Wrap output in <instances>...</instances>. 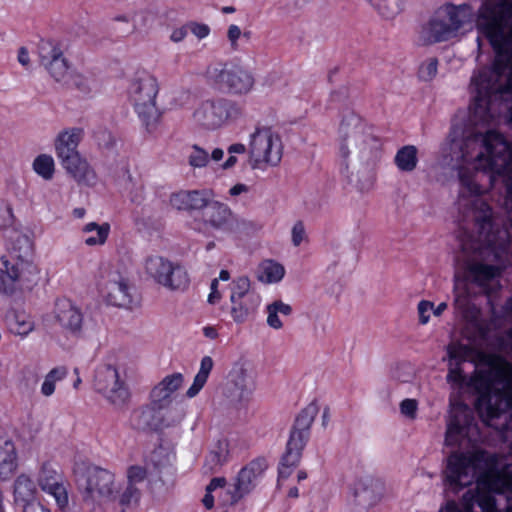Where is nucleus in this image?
<instances>
[{
  "mask_svg": "<svg viewBox=\"0 0 512 512\" xmlns=\"http://www.w3.org/2000/svg\"><path fill=\"white\" fill-rule=\"evenodd\" d=\"M478 438L479 430L473 411L461 402L451 403L445 444L467 451L457 450L449 455L446 480L455 492L475 481L476 486L463 495L460 504L448 502L442 512H499V499L494 494L505 499V512H512V481L502 476H492L496 458L475 447ZM508 476L512 477V468L508 471Z\"/></svg>",
  "mask_w": 512,
  "mask_h": 512,
  "instance_id": "1",
  "label": "nucleus"
},
{
  "mask_svg": "<svg viewBox=\"0 0 512 512\" xmlns=\"http://www.w3.org/2000/svg\"><path fill=\"white\" fill-rule=\"evenodd\" d=\"M337 143L340 173L361 190L369 189L382 154L380 138L360 116L349 113L340 123Z\"/></svg>",
  "mask_w": 512,
  "mask_h": 512,
  "instance_id": "2",
  "label": "nucleus"
},
{
  "mask_svg": "<svg viewBox=\"0 0 512 512\" xmlns=\"http://www.w3.org/2000/svg\"><path fill=\"white\" fill-rule=\"evenodd\" d=\"M493 372L498 377L495 387L502 390V394L482 396L478 402V413L486 425L501 432L512 454V429L509 428L512 422L511 373L505 367L496 368Z\"/></svg>",
  "mask_w": 512,
  "mask_h": 512,
  "instance_id": "3",
  "label": "nucleus"
},
{
  "mask_svg": "<svg viewBox=\"0 0 512 512\" xmlns=\"http://www.w3.org/2000/svg\"><path fill=\"white\" fill-rule=\"evenodd\" d=\"M474 10L469 4L446 3L439 7L419 32L423 45L446 42L459 36L471 26Z\"/></svg>",
  "mask_w": 512,
  "mask_h": 512,
  "instance_id": "4",
  "label": "nucleus"
},
{
  "mask_svg": "<svg viewBox=\"0 0 512 512\" xmlns=\"http://www.w3.org/2000/svg\"><path fill=\"white\" fill-rule=\"evenodd\" d=\"M483 365L476 369V373L473 377L467 380L466 376L462 373L459 365H454V363H449V372L447 374V382L455 385L459 388H463L464 386L473 388L478 393V398L476 400V409L478 410V402L482 396H490V395H501L502 390L496 389V381H498V377L494 375V369L496 368H508L511 373V386H512V366L502 360L499 357L487 354H480Z\"/></svg>",
  "mask_w": 512,
  "mask_h": 512,
  "instance_id": "5",
  "label": "nucleus"
},
{
  "mask_svg": "<svg viewBox=\"0 0 512 512\" xmlns=\"http://www.w3.org/2000/svg\"><path fill=\"white\" fill-rule=\"evenodd\" d=\"M158 90L157 79L147 71L136 72L129 86V99L148 131L156 128L161 117L156 106Z\"/></svg>",
  "mask_w": 512,
  "mask_h": 512,
  "instance_id": "6",
  "label": "nucleus"
},
{
  "mask_svg": "<svg viewBox=\"0 0 512 512\" xmlns=\"http://www.w3.org/2000/svg\"><path fill=\"white\" fill-rule=\"evenodd\" d=\"M209 84L231 95L249 93L255 83L253 74L245 67L233 62H218L206 69Z\"/></svg>",
  "mask_w": 512,
  "mask_h": 512,
  "instance_id": "7",
  "label": "nucleus"
},
{
  "mask_svg": "<svg viewBox=\"0 0 512 512\" xmlns=\"http://www.w3.org/2000/svg\"><path fill=\"white\" fill-rule=\"evenodd\" d=\"M282 142L269 127H257L250 135L248 163L253 170L277 166L282 158Z\"/></svg>",
  "mask_w": 512,
  "mask_h": 512,
  "instance_id": "8",
  "label": "nucleus"
},
{
  "mask_svg": "<svg viewBox=\"0 0 512 512\" xmlns=\"http://www.w3.org/2000/svg\"><path fill=\"white\" fill-rule=\"evenodd\" d=\"M256 387V373L252 363L245 359L237 360L227 375L222 388L225 399L236 407H244Z\"/></svg>",
  "mask_w": 512,
  "mask_h": 512,
  "instance_id": "9",
  "label": "nucleus"
},
{
  "mask_svg": "<svg viewBox=\"0 0 512 512\" xmlns=\"http://www.w3.org/2000/svg\"><path fill=\"white\" fill-rule=\"evenodd\" d=\"M83 501L95 508L110 504L116 492L115 475L100 467L90 468L86 471L82 483Z\"/></svg>",
  "mask_w": 512,
  "mask_h": 512,
  "instance_id": "10",
  "label": "nucleus"
},
{
  "mask_svg": "<svg viewBox=\"0 0 512 512\" xmlns=\"http://www.w3.org/2000/svg\"><path fill=\"white\" fill-rule=\"evenodd\" d=\"M241 106L230 99L218 97L203 101L193 113L194 120L207 129L219 128L242 116Z\"/></svg>",
  "mask_w": 512,
  "mask_h": 512,
  "instance_id": "11",
  "label": "nucleus"
},
{
  "mask_svg": "<svg viewBox=\"0 0 512 512\" xmlns=\"http://www.w3.org/2000/svg\"><path fill=\"white\" fill-rule=\"evenodd\" d=\"M145 272L155 283L170 291H184L189 286L187 271L161 256H150L145 261Z\"/></svg>",
  "mask_w": 512,
  "mask_h": 512,
  "instance_id": "12",
  "label": "nucleus"
},
{
  "mask_svg": "<svg viewBox=\"0 0 512 512\" xmlns=\"http://www.w3.org/2000/svg\"><path fill=\"white\" fill-rule=\"evenodd\" d=\"M38 56L41 66L55 82L67 84L71 77L70 64L64 56L59 42L43 39L38 44Z\"/></svg>",
  "mask_w": 512,
  "mask_h": 512,
  "instance_id": "13",
  "label": "nucleus"
},
{
  "mask_svg": "<svg viewBox=\"0 0 512 512\" xmlns=\"http://www.w3.org/2000/svg\"><path fill=\"white\" fill-rule=\"evenodd\" d=\"M95 388L112 405L121 407L129 399V391L121 380L118 369L110 364H105L96 370Z\"/></svg>",
  "mask_w": 512,
  "mask_h": 512,
  "instance_id": "14",
  "label": "nucleus"
},
{
  "mask_svg": "<svg viewBox=\"0 0 512 512\" xmlns=\"http://www.w3.org/2000/svg\"><path fill=\"white\" fill-rule=\"evenodd\" d=\"M53 317L63 333L73 339H81L88 335V327L81 309L68 299L55 302Z\"/></svg>",
  "mask_w": 512,
  "mask_h": 512,
  "instance_id": "15",
  "label": "nucleus"
},
{
  "mask_svg": "<svg viewBox=\"0 0 512 512\" xmlns=\"http://www.w3.org/2000/svg\"><path fill=\"white\" fill-rule=\"evenodd\" d=\"M454 306L466 322L465 335L473 341L485 339L488 335V324L481 318L480 310L469 303L467 295L458 291V284L455 285Z\"/></svg>",
  "mask_w": 512,
  "mask_h": 512,
  "instance_id": "16",
  "label": "nucleus"
},
{
  "mask_svg": "<svg viewBox=\"0 0 512 512\" xmlns=\"http://www.w3.org/2000/svg\"><path fill=\"white\" fill-rule=\"evenodd\" d=\"M266 468L267 464L264 459H255L243 467L239 471L232 489L228 491L230 495L229 504L234 505L249 494L255 488Z\"/></svg>",
  "mask_w": 512,
  "mask_h": 512,
  "instance_id": "17",
  "label": "nucleus"
},
{
  "mask_svg": "<svg viewBox=\"0 0 512 512\" xmlns=\"http://www.w3.org/2000/svg\"><path fill=\"white\" fill-rule=\"evenodd\" d=\"M318 414V406L314 403L306 406L297 416L295 424L290 434L288 446L296 451L290 454L288 458L295 461L297 459L298 450H303L310 434V427Z\"/></svg>",
  "mask_w": 512,
  "mask_h": 512,
  "instance_id": "18",
  "label": "nucleus"
},
{
  "mask_svg": "<svg viewBox=\"0 0 512 512\" xmlns=\"http://www.w3.org/2000/svg\"><path fill=\"white\" fill-rule=\"evenodd\" d=\"M37 482L43 491L54 497L59 507H64L68 503L67 491L55 463L49 460L42 462Z\"/></svg>",
  "mask_w": 512,
  "mask_h": 512,
  "instance_id": "19",
  "label": "nucleus"
},
{
  "mask_svg": "<svg viewBox=\"0 0 512 512\" xmlns=\"http://www.w3.org/2000/svg\"><path fill=\"white\" fill-rule=\"evenodd\" d=\"M107 300L111 305L131 308L135 303L134 288L128 279L114 271L109 274L105 284Z\"/></svg>",
  "mask_w": 512,
  "mask_h": 512,
  "instance_id": "20",
  "label": "nucleus"
},
{
  "mask_svg": "<svg viewBox=\"0 0 512 512\" xmlns=\"http://www.w3.org/2000/svg\"><path fill=\"white\" fill-rule=\"evenodd\" d=\"M184 376L182 373H173L165 376L150 392V401L154 407L167 408L173 395L182 387Z\"/></svg>",
  "mask_w": 512,
  "mask_h": 512,
  "instance_id": "21",
  "label": "nucleus"
},
{
  "mask_svg": "<svg viewBox=\"0 0 512 512\" xmlns=\"http://www.w3.org/2000/svg\"><path fill=\"white\" fill-rule=\"evenodd\" d=\"M2 264L11 281L34 284L38 281L40 269L35 260L1 258Z\"/></svg>",
  "mask_w": 512,
  "mask_h": 512,
  "instance_id": "22",
  "label": "nucleus"
},
{
  "mask_svg": "<svg viewBox=\"0 0 512 512\" xmlns=\"http://www.w3.org/2000/svg\"><path fill=\"white\" fill-rule=\"evenodd\" d=\"M384 492V483L371 475L359 478L355 485L358 503L367 508L377 505L382 500Z\"/></svg>",
  "mask_w": 512,
  "mask_h": 512,
  "instance_id": "23",
  "label": "nucleus"
},
{
  "mask_svg": "<svg viewBox=\"0 0 512 512\" xmlns=\"http://www.w3.org/2000/svg\"><path fill=\"white\" fill-rule=\"evenodd\" d=\"M212 196L208 198V204L204 208L203 220L206 225L213 229L230 231L232 230L234 215L230 208L218 201H213Z\"/></svg>",
  "mask_w": 512,
  "mask_h": 512,
  "instance_id": "24",
  "label": "nucleus"
},
{
  "mask_svg": "<svg viewBox=\"0 0 512 512\" xmlns=\"http://www.w3.org/2000/svg\"><path fill=\"white\" fill-rule=\"evenodd\" d=\"M62 167L77 182L91 184L95 180V174L89 164L83 159L80 153H72L58 156Z\"/></svg>",
  "mask_w": 512,
  "mask_h": 512,
  "instance_id": "25",
  "label": "nucleus"
},
{
  "mask_svg": "<svg viewBox=\"0 0 512 512\" xmlns=\"http://www.w3.org/2000/svg\"><path fill=\"white\" fill-rule=\"evenodd\" d=\"M212 193L208 190L179 191L170 197V204L180 211L201 210L208 204Z\"/></svg>",
  "mask_w": 512,
  "mask_h": 512,
  "instance_id": "26",
  "label": "nucleus"
},
{
  "mask_svg": "<svg viewBox=\"0 0 512 512\" xmlns=\"http://www.w3.org/2000/svg\"><path fill=\"white\" fill-rule=\"evenodd\" d=\"M84 131L82 128L73 127L61 131L55 139L57 157L72 153H78V145L82 140Z\"/></svg>",
  "mask_w": 512,
  "mask_h": 512,
  "instance_id": "27",
  "label": "nucleus"
},
{
  "mask_svg": "<svg viewBox=\"0 0 512 512\" xmlns=\"http://www.w3.org/2000/svg\"><path fill=\"white\" fill-rule=\"evenodd\" d=\"M230 302V315L232 319L236 323H243L257 310L260 304V296H246L237 299L230 297Z\"/></svg>",
  "mask_w": 512,
  "mask_h": 512,
  "instance_id": "28",
  "label": "nucleus"
},
{
  "mask_svg": "<svg viewBox=\"0 0 512 512\" xmlns=\"http://www.w3.org/2000/svg\"><path fill=\"white\" fill-rule=\"evenodd\" d=\"M8 259L35 260V243L27 233L17 232L12 237Z\"/></svg>",
  "mask_w": 512,
  "mask_h": 512,
  "instance_id": "29",
  "label": "nucleus"
},
{
  "mask_svg": "<svg viewBox=\"0 0 512 512\" xmlns=\"http://www.w3.org/2000/svg\"><path fill=\"white\" fill-rule=\"evenodd\" d=\"M142 493L138 487L126 484L120 487L116 484V492L111 503L120 507V512H129L134 510L140 502Z\"/></svg>",
  "mask_w": 512,
  "mask_h": 512,
  "instance_id": "30",
  "label": "nucleus"
},
{
  "mask_svg": "<svg viewBox=\"0 0 512 512\" xmlns=\"http://www.w3.org/2000/svg\"><path fill=\"white\" fill-rule=\"evenodd\" d=\"M5 319L10 331L19 336H27L35 327L32 317L25 311L11 309Z\"/></svg>",
  "mask_w": 512,
  "mask_h": 512,
  "instance_id": "31",
  "label": "nucleus"
},
{
  "mask_svg": "<svg viewBox=\"0 0 512 512\" xmlns=\"http://www.w3.org/2000/svg\"><path fill=\"white\" fill-rule=\"evenodd\" d=\"M229 443L226 439L218 440L206 457L204 468L207 472L216 473L229 459Z\"/></svg>",
  "mask_w": 512,
  "mask_h": 512,
  "instance_id": "32",
  "label": "nucleus"
},
{
  "mask_svg": "<svg viewBox=\"0 0 512 512\" xmlns=\"http://www.w3.org/2000/svg\"><path fill=\"white\" fill-rule=\"evenodd\" d=\"M164 408L154 407L150 402L149 406L143 407L133 414V423L139 430H159L158 412Z\"/></svg>",
  "mask_w": 512,
  "mask_h": 512,
  "instance_id": "33",
  "label": "nucleus"
},
{
  "mask_svg": "<svg viewBox=\"0 0 512 512\" xmlns=\"http://www.w3.org/2000/svg\"><path fill=\"white\" fill-rule=\"evenodd\" d=\"M16 469V451L12 441L0 439V477L9 478Z\"/></svg>",
  "mask_w": 512,
  "mask_h": 512,
  "instance_id": "34",
  "label": "nucleus"
},
{
  "mask_svg": "<svg viewBox=\"0 0 512 512\" xmlns=\"http://www.w3.org/2000/svg\"><path fill=\"white\" fill-rule=\"evenodd\" d=\"M224 156V151L221 148H215L211 152V156H209L208 151L203 149L197 144L191 146L189 154L187 156L188 164L196 169V168H204L206 167L210 160L220 161Z\"/></svg>",
  "mask_w": 512,
  "mask_h": 512,
  "instance_id": "35",
  "label": "nucleus"
},
{
  "mask_svg": "<svg viewBox=\"0 0 512 512\" xmlns=\"http://www.w3.org/2000/svg\"><path fill=\"white\" fill-rule=\"evenodd\" d=\"M394 163L401 172L410 173L414 171L418 164L417 148L414 145L403 146L397 151Z\"/></svg>",
  "mask_w": 512,
  "mask_h": 512,
  "instance_id": "36",
  "label": "nucleus"
},
{
  "mask_svg": "<svg viewBox=\"0 0 512 512\" xmlns=\"http://www.w3.org/2000/svg\"><path fill=\"white\" fill-rule=\"evenodd\" d=\"M214 362L210 356H204L200 362V368L196 376L194 377L193 384L189 387L186 395L189 398L196 396L200 390L204 387L209 377L211 370L213 369Z\"/></svg>",
  "mask_w": 512,
  "mask_h": 512,
  "instance_id": "37",
  "label": "nucleus"
},
{
  "mask_svg": "<svg viewBox=\"0 0 512 512\" xmlns=\"http://www.w3.org/2000/svg\"><path fill=\"white\" fill-rule=\"evenodd\" d=\"M83 233L88 234L85 238V244L88 246L103 245L108 237L110 226L108 223L99 225L95 222L86 224L82 228Z\"/></svg>",
  "mask_w": 512,
  "mask_h": 512,
  "instance_id": "38",
  "label": "nucleus"
},
{
  "mask_svg": "<svg viewBox=\"0 0 512 512\" xmlns=\"http://www.w3.org/2000/svg\"><path fill=\"white\" fill-rule=\"evenodd\" d=\"M266 312L268 326L278 330L283 327L279 314L289 316L292 313V307L281 300H276L266 307Z\"/></svg>",
  "mask_w": 512,
  "mask_h": 512,
  "instance_id": "39",
  "label": "nucleus"
},
{
  "mask_svg": "<svg viewBox=\"0 0 512 512\" xmlns=\"http://www.w3.org/2000/svg\"><path fill=\"white\" fill-rule=\"evenodd\" d=\"M36 492L33 481L25 475L17 477L14 483V497L16 502H34L33 498Z\"/></svg>",
  "mask_w": 512,
  "mask_h": 512,
  "instance_id": "40",
  "label": "nucleus"
},
{
  "mask_svg": "<svg viewBox=\"0 0 512 512\" xmlns=\"http://www.w3.org/2000/svg\"><path fill=\"white\" fill-rule=\"evenodd\" d=\"M285 274L284 267L275 261H264L259 267L258 279L264 283L279 282Z\"/></svg>",
  "mask_w": 512,
  "mask_h": 512,
  "instance_id": "41",
  "label": "nucleus"
},
{
  "mask_svg": "<svg viewBox=\"0 0 512 512\" xmlns=\"http://www.w3.org/2000/svg\"><path fill=\"white\" fill-rule=\"evenodd\" d=\"M377 11L387 19H392L400 14L406 0H368Z\"/></svg>",
  "mask_w": 512,
  "mask_h": 512,
  "instance_id": "42",
  "label": "nucleus"
},
{
  "mask_svg": "<svg viewBox=\"0 0 512 512\" xmlns=\"http://www.w3.org/2000/svg\"><path fill=\"white\" fill-rule=\"evenodd\" d=\"M185 417V411L182 407L175 406L170 407V405L158 412L159 418V429L172 427L181 423V421Z\"/></svg>",
  "mask_w": 512,
  "mask_h": 512,
  "instance_id": "43",
  "label": "nucleus"
},
{
  "mask_svg": "<svg viewBox=\"0 0 512 512\" xmlns=\"http://www.w3.org/2000/svg\"><path fill=\"white\" fill-rule=\"evenodd\" d=\"M68 374L65 366H58L50 370L41 385V393L45 397L51 396L55 392L56 383L64 379Z\"/></svg>",
  "mask_w": 512,
  "mask_h": 512,
  "instance_id": "44",
  "label": "nucleus"
},
{
  "mask_svg": "<svg viewBox=\"0 0 512 512\" xmlns=\"http://www.w3.org/2000/svg\"><path fill=\"white\" fill-rule=\"evenodd\" d=\"M54 160L50 155L42 154L33 162L34 171L45 180H50L54 174Z\"/></svg>",
  "mask_w": 512,
  "mask_h": 512,
  "instance_id": "45",
  "label": "nucleus"
},
{
  "mask_svg": "<svg viewBox=\"0 0 512 512\" xmlns=\"http://www.w3.org/2000/svg\"><path fill=\"white\" fill-rule=\"evenodd\" d=\"M449 363L460 365L461 362L467 361L471 358L472 349L466 345L452 343L447 348Z\"/></svg>",
  "mask_w": 512,
  "mask_h": 512,
  "instance_id": "46",
  "label": "nucleus"
},
{
  "mask_svg": "<svg viewBox=\"0 0 512 512\" xmlns=\"http://www.w3.org/2000/svg\"><path fill=\"white\" fill-rule=\"evenodd\" d=\"M296 451L291 446L287 445V450L284 456L282 457L280 467H279V480L280 479H287L291 473L294 467H296L301 459L302 450H298L297 459L295 461L290 460L289 455L293 454V452Z\"/></svg>",
  "mask_w": 512,
  "mask_h": 512,
  "instance_id": "47",
  "label": "nucleus"
},
{
  "mask_svg": "<svg viewBox=\"0 0 512 512\" xmlns=\"http://www.w3.org/2000/svg\"><path fill=\"white\" fill-rule=\"evenodd\" d=\"M70 80L83 93H91L98 89V83L91 75L75 73L71 75Z\"/></svg>",
  "mask_w": 512,
  "mask_h": 512,
  "instance_id": "48",
  "label": "nucleus"
},
{
  "mask_svg": "<svg viewBox=\"0 0 512 512\" xmlns=\"http://www.w3.org/2000/svg\"><path fill=\"white\" fill-rule=\"evenodd\" d=\"M14 220L15 216L11 204L0 198V231L12 227Z\"/></svg>",
  "mask_w": 512,
  "mask_h": 512,
  "instance_id": "49",
  "label": "nucleus"
},
{
  "mask_svg": "<svg viewBox=\"0 0 512 512\" xmlns=\"http://www.w3.org/2000/svg\"><path fill=\"white\" fill-rule=\"evenodd\" d=\"M233 284L234 286L230 297H235V299H237L239 297L246 296H259L257 293L250 290V280L248 277H239L233 282Z\"/></svg>",
  "mask_w": 512,
  "mask_h": 512,
  "instance_id": "50",
  "label": "nucleus"
},
{
  "mask_svg": "<svg viewBox=\"0 0 512 512\" xmlns=\"http://www.w3.org/2000/svg\"><path fill=\"white\" fill-rule=\"evenodd\" d=\"M438 71V60L437 58L426 59L419 68V78L422 81L429 82L433 80Z\"/></svg>",
  "mask_w": 512,
  "mask_h": 512,
  "instance_id": "51",
  "label": "nucleus"
},
{
  "mask_svg": "<svg viewBox=\"0 0 512 512\" xmlns=\"http://www.w3.org/2000/svg\"><path fill=\"white\" fill-rule=\"evenodd\" d=\"M148 476L147 469L140 465H132L128 467L126 472L127 483L137 487L138 484L144 482Z\"/></svg>",
  "mask_w": 512,
  "mask_h": 512,
  "instance_id": "52",
  "label": "nucleus"
},
{
  "mask_svg": "<svg viewBox=\"0 0 512 512\" xmlns=\"http://www.w3.org/2000/svg\"><path fill=\"white\" fill-rule=\"evenodd\" d=\"M131 202L135 204H141L145 199V187L143 180H140L137 183H132V185L128 186L124 189Z\"/></svg>",
  "mask_w": 512,
  "mask_h": 512,
  "instance_id": "53",
  "label": "nucleus"
},
{
  "mask_svg": "<svg viewBox=\"0 0 512 512\" xmlns=\"http://www.w3.org/2000/svg\"><path fill=\"white\" fill-rule=\"evenodd\" d=\"M418 410V402L415 399H404L400 403L401 414L409 420L416 419Z\"/></svg>",
  "mask_w": 512,
  "mask_h": 512,
  "instance_id": "54",
  "label": "nucleus"
},
{
  "mask_svg": "<svg viewBox=\"0 0 512 512\" xmlns=\"http://www.w3.org/2000/svg\"><path fill=\"white\" fill-rule=\"evenodd\" d=\"M291 240L295 247L300 246L304 241L307 240V234L303 222L297 221L291 230Z\"/></svg>",
  "mask_w": 512,
  "mask_h": 512,
  "instance_id": "55",
  "label": "nucleus"
},
{
  "mask_svg": "<svg viewBox=\"0 0 512 512\" xmlns=\"http://www.w3.org/2000/svg\"><path fill=\"white\" fill-rule=\"evenodd\" d=\"M433 310V303L428 300H422L418 303L417 312L419 323L425 325L429 322L430 313Z\"/></svg>",
  "mask_w": 512,
  "mask_h": 512,
  "instance_id": "56",
  "label": "nucleus"
},
{
  "mask_svg": "<svg viewBox=\"0 0 512 512\" xmlns=\"http://www.w3.org/2000/svg\"><path fill=\"white\" fill-rule=\"evenodd\" d=\"M11 281L6 271L0 269V292L6 295H12L15 291L14 283Z\"/></svg>",
  "mask_w": 512,
  "mask_h": 512,
  "instance_id": "57",
  "label": "nucleus"
},
{
  "mask_svg": "<svg viewBox=\"0 0 512 512\" xmlns=\"http://www.w3.org/2000/svg\"><path fill=\"white\" fill-rule=\"evenodd\" d=\"M121 173L122 174L119 175V179L124 189L132 185V183H137L142 180L139 175L133 174L128 167H123Z\"/></svg>",
  "mask_w": 512,
  "mask_h": 512,
  "instance_id": "58",
  "label": "nucleus"
},
{
  "mask_svg": "<svg viewBox=\"0 0 512 512\" xmlns=\"http://www.w3.org/2000/svg\"><path fill=\"white\" fill-rule=\"evenodd\" d=\"M210 294L208 296V303L211 305L217 304L221 298L222 295L218 290V279H213L210 285Z\"/></svg>",
  "mask_w": 512,
  "mask_h": 512,
  "instance_id": "59",
  "label": "nucleus"
},
{
  "mask_svg": "<svg viewBox=\"0 0 512 512\" xmlns=\"http://www.w3.org/2000/svg\"><path fill=\"white\" fill-rule=\"evenodd\" d=\"M191 32L199 39H203L208 36L210 28L205 24L192 23L190 25Z\"/></svg>",
  "mask_w": 512,
  "mask_h": 512,
  "instance_id": "60",
  "label": "nucleus"
},
{
  "mask_svg": "<svg viewBox=\"0 0 512 512\" xmlns=\"http://www.w3.org/2000/svg\"><path fill=\"white\" fill-rule=\"evenodd\" d=\"M241 36V29L237 25H230L227 32V37L233 49L237 48V41Z\"/></svg>",
  "mask_w": 512,
  "mask_h": 512,
  "instance_id": "61",
  "label": "nucleus"
},
{
  "mask_svg": "<svg viewBox=\"0 0 512 512\" xmlns=\"http://www.w3.org/2000/svg\"><path fill=\"white\" fill-rule=\"evenodd\" d=\"M23 512H50V510L40 502L35 501L25 504Z\"/></svg>",
  "mask_w": 512,
  "mask_h": 512,
  "instance_id": "62",
  "label": "nucleus"
},
{
  "mask_svg": "<svg viewBox=\"0 0 512 512\" xmlns=\"http://www.w3.org/2000/svg\"><path fill=\"white\" fill-rule=\"evenodd\" d=\"M18 61L22 66L29 67L30 57H29V52H28L27 48L21 47L18 50Z\"/></svg>",
  "mask_w": 512,
  "mask_h": 512,
  "instance_id": "63",
  "label": "nucleus"
},
{
  "mask_svg": "<svg viewBox=\"0 0 512 512\" xmlns=\"http://www.w3.org/2000/svg\"><path fill=\"white\" fill-rule=\"evenodd\" d=\"M186 35H187L186 28L180 27V28L173 30V32L171 33L170 39L173 42L178 43V42L183 41L184 38L186 37Z\"/></svg>",
  "mask_w": 512,
  "mask_h": 512,
  "instance_id": "64",
  "label": "nucleus"
}]
</instances>
